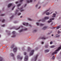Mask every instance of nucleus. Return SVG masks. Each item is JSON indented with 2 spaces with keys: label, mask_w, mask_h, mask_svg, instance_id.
Wrapping results in <instances>:
<instances>
[{
  "label": "nucleus",
  "mask_w": 61,
  "mask_h": 61,
  "mask_svg": "<svg viewBox=\"0 0 61 61\" xmlns=\"http://www.w3.org/2000/svg\"><path fill=\"white\" fill-rule=\"evenodd\" d=\"M49 11V10H47L45 11H44L43 13L42 14V15H44V14H45V13H46L48 11Z\"/></svg>",
  "instance_id": "obj_15"
},
{
  "label": "nucleus",
  "mask_w": 61,
  "mask_h": 61,
  "mask_svg": "<svg viewBox=\"0 0 61 61\" xmlns=\"http://www.w3.org/2000/svg\"><path fill=\"white\" fill-rule=\"evenodd\" d=\"M31 49H30V48L29 47H28V51H30V50Z\"/></svg>",
  "instance_id": "obj_21"
},
{
  "label": "nucleus",
  "mask_w": 61,
  "mask_h": 61,
  "mask_svg": "<svg viewBox=\"0 0 61 61\" xmlns=\"http://www.w3.org/2000/svg\"><path fill=\"white\" fill-rule=\"evenodd\" d=\"M25 30H27V28H25L24 29Z\"/></svg>",
  "instance_id": "obj_46"
},
{
  "label": "nucleus",
  "mask_w": 61,
  "mask_h": 61,
  "mask_svg": "<svg viewBox=\"0 0 61 61\" xmlns=\"http://www.w3.org/2000/svg\"><path fill=\"white\" fill-rule=\"evenodd\" d=\"M24 31V30L23 29L21 30L20 31H19V32H22V31Z\"/></svg>",
  "instance_id": "obj_27"
},
{
  "label": "nucleus",
  "mask_w": 61,
  "mask_h": 61,
  "mask_svg": "<svg viewBox=\"0 0 61 61\" xmlns=\"http://www.w3.org/2000/svg\"><path fill=\"white\" fill-rule=\"evenodd\" d=\"M56 14V13H54L53 15V16H52V17H55Z\"/></svg>",
  "instance_id": "obj_17"
},
{
  "label": "nucleus",
  "mask_w": 61,
  "mask_h": 61,
  "mask_svg": "<svg viewBox=\"0 0 61 61\" xmlns=\"http://www.w3.org/2000/svg\"><path fill=\"white\" fill-rule=\"evenodd\" d=\"M34 50H31V52L30 54V56H31V55H33V53H34Z\"/></svg>",
  "instance_id": "obj_8"
},
{
  "label": "nucleus",
  "mask_w": 61,
  "mask_h": 61,
  "mask_svg": "<svg viewBox=\"0 0 61 61\" xmlns=\"http://www.w3.org/2000/svg\"><path fill=\"white\" fill-rule=\"evenodd\" d=\"M0 15L1 16H4V15H5V14H1Z\"/></svg>",
  "instance_id": "obj_38"
},
{
  "label": "nucleus",
  "mask_w": 61,
  "mask_h": 61,
  "mask_svg": "<svg viewBox=\"0 0 61 61\" xmlns=\"http://www.w3.org/2000/svg\"><path fill=\"white\" fill-rule=\"evenodd\" d=\"M52 20H54V18H52L50 19V20L48 21V23H50V22H52Z\"/></svg>",
  "instance_id": "obj_10"
},
{
  "label": "nucleus",
  "mask_w": 61,
  "mask_h": 61,
  "mask_svg": "<svg viewBox=\"0 0 61 61\" xmlns=\"http://www.w3.org/2000/svg\"><path fill=\"white\" fill-rule=\"evenodd\" d=\"M38 49V47H37L36 48L35 50H37Z\"/></svg>",
  "instance_id": "obj_36"
},
{
  "label": "nucleus",
  "mask_w": 61,
  "mask_h": 61,
  "mask_svg": "<svg viewBox=\"0 0 61 61\" xmlns=\"http://www.w3.org/2000/svg\"><path fill=\"white\" fill-rule=\"evenodd\" d=\"M24 55H26V53L25 52L24 53Z\"/></svg>",
  "instance_id": "obj_45"
},
{
  "label": "nucleus",
  "mask_w": 61,
  "mask_h": 61,
  "mask_svg": "<svg viewBox=\"0 0 61 61\" xmlns=\"http://www.w3.org/2000/svg\"><path fill=\"white\" fill-rule=\"evenodd\" d=\"M59 28H60V27L59 26H58L56 27V29H59Z\"/></svg>",
  "instance_id": "obj_37"
},
{
  "label": "nucleus",
  "mask_w": 61,
  "mask_h": 61,
  "mask_svg": "<svg viewBox=\"0 0 61 61\" xmlns=\"http://www.w3.org/2000/svg\"><path fill=\"white\" fill-rule=\"evenodd\" d=\"M41 39H46V38L44 37H41Z\"/></svg>",
  "instance_id": "obj_18"
},
{
  "label": "nucleus",
  "mask_w": 61,
  "mask_h": 61,
  "mask_svg": "<svg viewBox=\"0 0 61 61\" xmlns=\"http://www.w3.org/2000/svg\"><path fill=\"white\" fill-rule=\"evenodd\" d=\"M45 52H49V50H45Z\"/></svg>",
  "instance_id": "obj_26"
},
{
  "label": "nucleus",
  "mask_w": 61,
  "mask_h": 61,
  "mask_svg": "<svg viewBox=\"0 0 61 61\" xmlns=\"http://www.w3.org/2000/svg\"><path fill=\"white\" fill-rule=\"evenodd\" d=\"M23 0H20V3H22V2Z\"/></svg>",
  "instance_id": "obj_32"
},
{
  "label": "nucleus",
  "mask_w": 61,
  "mask_h": 61,
  "mask_svg": "<svg viewBox=\"0 0 61 61\" xmlns=\"http://www.w3.org/2000/svg\"><path fill=\"white\" fill-rule=\"evenodd\" d=\"M27 60H28V56H26L25 57V58L24 59V60L25 61H27Z\"/></svg>",
  "instance_id": "obj_11"
},
{
  "label": "nucleus",
  "mask_w": 61,
  "mask_h": 61,
  "mask_svg": "<svg viewBox=\"0 0 61 61\" xmlns=\"http://www.w3.org/2000/svg\"><path fill=\"white\" fill-rule=\"evenodd\" d=\"M53 28H55V27H53Z\"/></svg>",
  "instance_id": "obj_59"
},
{
  "label": "nucleus",
  "mask_w": 61,
  "mask_h": 61,
  "mask_svg": "<svg viewBox=\"0 0 61 61\" xmlns=\"http://www.w3.org/2000/svg\"><path fill=\"white\" fill-rule=\"evenodd\" d=\"M28 20H29V21H32V20L30 18H28Z\"/></svg>",
  "instance_id": "obj_31"
},
{
  "label": "nucleus",
  "mask_w": 61,
  "mask_h": 61,
  "mask_svg": "<svg viewBox=\"0 0 61 61\" xmlns=\"http://www.w3.org/2000/svg\"><path fill=\"white\" fill-rule=\"evenodd\" d=\"M0 61H5V60L2 57H0Z\"/></svg>",
  "instance_id": "obj_13"
},
{
  "label": "nucleus",
  "mask_w": 61,
  "mask_h": 61,
  "mask_svg": "<svg viewBox=\"0 0 61 61\" xmlns=\"http://www.w3.org/2000/svg\"><path fill=\"white\" fill-rule=\"evenodd\" d=\"M8 31V30H6V32H7Z\"/></svg>",
  "instance_id": "obj_56"
},
{
  "label": "nucleus",
  "mask_w": 61,
  "mask_h": 61,
  "mask_svg": "<svg viewBox=\"0 0 61 61\" xmlns=\"http://www.w3.org/2000/svg\"><path fill=\"white\" fill-rule=\"evenodd\" d=\"M20 27H22V26H21L20 27H19L18 28L16 29V30H18V29H19V28H20Z\"/></svg>",
  "instance_id": "obj_29"
},
{
  "label": "nucleus",
  "mask_w": 61,
  "mask_h": 61,
  "mask_svg": "<svg viewBox=\"0 0 61 61\" xmlns=\"http://www.w3.org/2000/svg\"><path fill=\"white\" fill-rule=\"evenodd\" d=\"M36 31H37V30H33V32H36Z\"/></svg>",
  "instance_id": "obj_35"
},
{
  "label": "nucleus",
  "mask_w": 61,
  "mask_h": 61,
  "mask_svg": "<svg viewBox=\"0 0 61 61\" xmlns=\"http://www.w3.org/2000/svg\"><path fill=\"white\" fill-rule=\"evenodd\" d=\"M51 36H54V35L53 34H52Z\"/></svg>",
  "instance_id": "obj_58"
},
{
  "label": "nucleus",
  "mask_w": 61,
  "mask_h": 61,
  "mask_svg": "<svg viewBox=\"0 0 61 61\" xmlns=\"http://www.w3.org/2000/svg\"><path fill=\"white\" fill-rule=\"evenodd\" d=\"M18 2H15V3L16 4H18Z\"/></svg>",
  "instance_id": "obj_50"
},
{
  "label": "nucleus",
  "mask_w": 61,
  "mask_h": 61,
  "mask_svg": "<svg viewBox=\"0 0 61 61\" xmlns=\"http://www.w3.org/2000/svg\"><path fill=\"white\" fill-rule=\"evenodd\" d=\"M59 19H60V17L59 18Z\"/></svg>",
  "instance_id": "obj_63"
},
{
  "label": "nucleus",
  "mask_w": 61,
  "mask_h": 61,
  "mask_svg": "<svg viewBox=\"0 0 61 61\" xmlns=\"http://www.w3.org/2000/svg\"><path fill=\"white\" fill-rule=\"evenodd\" d=\"M10 34V33H8V35H9Z\"/></svg>",
  "instance_id": "obj_55"
},
{
  "label": "nucleus",
  "mask_w": 61,
  "mask_h": 61,
  "mask_svg": "<svg viewBox=\"0 0 61 61\" xmlns=\"http://www.w3.org/2000/svg\"><path fill=\"white\" fill-rule=\"evenodd\" d=\"M53 22H52L51 24V25H53Z\"/></svg>",
  "instance_id": "obj_42"
},
{
  "label": "nucleus",
  "mask_w": 61,
  "mask_h": 61,
  "mask_svg": "<svg viewBox=\"0 0 61 61\" xmlns=\"http://www.w3.org/2000/svg\"><path fill=\"white\" fill-rule=\"evenodd\" d=\"M48 47V45H46L45 46V48H47Z\"/></svg>",
  "instance_id": "obj_22"
},
{
  "label": "nucleus",
  "mask_w": 61,
  "mask_h": 61,
  "mask_svg": "<svg viewBox=\"0 0 61 61\" xmlns=\"http://www.w3.org/2000/svg\"><path fill=\"white\" fill-rule=\"evenodd\" d=\"M13 29V28H12V29Z\"/></svg>",
  "instance_id": "obj_62"
},
{
  "label": "nucleus",
  "mask_w": 61,
  "mask_h": 61,
  "mask_svg": "<svg viewBox=\"0 0 61 61\" xmlns=\"http://www.w3.org/2000/svg\"><path fill=\"white\" fill-rule=\"evenodd\" d=\"M17 58L18 59H20V60H21V59H22L23 58V57H20V56H17Z\"/></svg>",
  "instance_id": "obj_9"
},
{
  "label": "nucleus",
  "mask_w": 61,
  "mask_h": 61,
  "mask_svg": "<svg viewBox=\"0 0 61 61\" xmlns=\"http://www.w3.org/2000/svg\"><path fill=\"white\" fill-rule=\"evenodd\" d=\"M55 56H53L52 57V59L53 60L55 59Z\"/></svg>",
  "instance_id": "obj_23"
},
{
  "label": "nucleus",
  "mask_w": 61,
  "mask_h": 61,
  "mask_svg": "<svg viewBox=\"0 0 61 61\" xmlns=\"http://www.w3.org/2000/svg\"><path fill=\"white\" fill-rule=\"evenodd\" d=\"M55 13H56V12H55Z\"/></svg>",
  "instance_id": "obj_61"
},
{
  "label": "nucleus",
  "mask_w": 61,
  "mask_h": 61,
  "mask_svg": "<svg viewBox=\"0 0 61 61\" xmlns=\"http://www.w3.org/2000/svg\"><path fill=\"white\" fill-rule=\"evenodd\" d=\"M5 26V25L4 24L2 25V27H4Z\"/></svg>",
  "instance_id": "obj_41"
},
{
  "label": "nucleus",
  "mask_w": 61,
  "mask_h": 61,
  "mask_svg": "<svg viewBox=\"0 0 61 61\" xmlns=\"http://www.w3.org/2000/svg\"><path fill=\"white\" fill-rule=\"evenodd\" d=\"M11 5H12V4L10 3L9 4L8 6V7L9 8Z\"/></svg>",
  "instance_id": "obj_14"
},
{
  "label": "nucleus",
  "mask_w": 61,
  "mask_h": 61,
  "mask_svg": "<svg viewBox=\"0 0 61 61\" xmlns=\"http://www.w3.org/2000/svg\"><path fill=\"white\" fill-rule=\"evenodd\" d=\"M38 56V55H36V56H35L34 58V61H36V60H37V56Z\"/></svg>",
  "instance_id": "obj_6"
},
{
  "label": "nucleus",
  "mask_w": 61,
  "mask_h": 61,
  "mask_svg": "<svg viewBox=\"0 0 61 61\" xmlns=\"http://www.w3.org/2000/svg\"><path fill=\"white\" fill-rule=\"evenodd\" d=\"M50 33H48V35H50Z\"/></svg>",
  "instance_id": "obj_49"
},
{
  "label": "nucleus",
  "mask_w": 61,
  "mask_h": 61,
  "mask_svg": "<svg viewBox=\"0 0 61 61\" xmlns=\"http://www.w3.org/2000/svg\"><path fill=\"white\" fill-rule=\"evenodd\" d=\"M14 47V45H13L11 46V48H13V47Z\"/></svg>",
  "instance_id": "obj_30"
},
{
  "label": "nucleus",
  "mask_w": 61,
  "mask_h": 61,
  "mask_svg": "<svg viewBox=\"0 0 61 61\" xmlns=\"http://www.w3.org/2000/svg\"><path fill=\"white\" fill-rule=\"evenodd\" d=\"M60 36V35H58V34H56V37H59V36Z\"/></svg>",
  "instance_id": "obj_19"
},
{
  "label": "nucleus",
  "mask_w": 61,
  "mask_h": 61,
  "mask_svg": "<svg viewBox=\"0 0 61 61\" xmlns=\"http://www.w3.org/2000/svg\"><path fill=\"white\" fill-rule=\"evenodd\" d=\"M37 6H38V5H36V7H37Z\"/></svg>",
  "instance_id": "obj_47"
},
{
  "label": "nucleus",
  "mask_w": 61,
  "mask_h": 61,
  "mask_svg": "<svg viewBox=\"0 0 61 61\" xmlns=\"http://www.w3.org/2000/svg\"><path fill=\"white\" fill-rule=\"evenodd\" d=\"M23 25H26V26H28L29 25L30 26V27H32V25H31L30 24L28 25V24L27 23H23Z\"/></svg>",
  "instance_id": "obj_4"
},
{
  "label": "nucleus",
  "mask_w": 61,
  "mask_h": 61,
  "mask_svg": "<svg viewBox=\"0 0 61 61\" xmlns=\"http://www.w3.org/2000/svg\"><path fill=\"white\" fill-rule=\"evenodd\" d=\"M26 4H25V5H24V7H25L26 6Z\"/></svg>",
  "instance_id": "obj_51"
},
{
  "label": "nucleus",
  "mask_w": 61,
  "mask_h": 61,
  "mask_svg": "<svg viewBox=\"0 0 61 61\" xmlns=\"http://www.w3.org/2000/svg\"><path fill=\"white\" fill-rule=\"evenodd\" d=\"M41 8V7L40 6L38 8V9H40V8Z\"/></svg>",
  "instance_id": "obj_52"
},
{
  "label": "nucleus",
  "mask_w": 61,
  "mask_h": 61,
  "mask_svg": "<svg viewBox=\"0 0 61 61\" xmlns=\"http://www.w3.org/2000/svg\"><path fill=\"white\" fill-rule=\"evenodd\" d=\"M22 16H20V18H22Z\"/></svg>",
  "instance_id": "obj_57"
},
{
  "label": "nucleus",
  "mask_w": 61,
  "mask_h": 61,
  "mask_svg": "<svg viewBox=\"0 0 61 61\" xmlns=\"http://www.w3.org/2000/svg\"><path fill=\"white\" fill-rule=\"evenodd\" d=\"M22 49H23V50H24V48L23 47L22 48Z\"/></svg>",
  "instance_id": "obj_54"
},
{
  "label": "nucleus",
  "mask_w": 61,
  "mask_h": 61,
  "mask_svg": "<svg viewBox=\"0 0 61 61\" xmlns=\"http://www.w3.org/2000/svg\"><path fill=\"white\" fill-rule=\"evenodd\" d=\"M21 13H19L18 14V15H21Z\"/></svg>",
  "instance_id": "obj_44"
},
{
  "label": "nucleus",
  "mask_w": 61,
  "mask_h": 61,
  "mask_svg": "<svg viewBox=\"0 0 61 61\" xmlns=\"http://www.w3.org/2000/svg\"><path fill=\"white\" fill-rule=\"evenodd\" d=\"M5 20L4 19H3L2 20V23H4V22H5Z\"/></svg>",
  "instance_id": "obj_33"
},
{
  "label": "nucleus",
  "mask_w": 61,
  "mask_h": 61,
  "mask_svg": "<svg viewBox=\"0 0 61 61\" xmlns=\"http://www.w3.org/2000/svg\"><path fill=\"white\" fill-rule=\"evenodd\" d=\"M50 44H52V43H53V42H52V41H51L50 42Z\"/></svg>",
  "instance_id": "obj_39"
},
{
  "label": "nucleus",
  "mask_w": 61,
  "mask_h": 61,
  "mask_svg": "<svg viewBox=\"0 0 61 61\" xmlns=\"http://www.w3.org/2000/svg\"><path fill=\"white\" fill-rule=\"evenodd\" d=\"M33 1V0H30V1L28 0H27V2L28 3H32Z\"/></svg>",
  "instance_id": "obj_12"
},
{
  "label": "nucleus",
  "mask_w": 61,
  "mask_h": 61,
  "mask_svg": "<svg viewBox=\"0 0 61 61\" xmlns=\"http://www.w3.org/2000/svg\"><path fill=\"white\" fill-rule=\"evenodd\" d=\"M49 12H48L46 14V15H49Z\"/></svg>",
  "instance_id": "obj_34"
},
{
  "label": "nucleus",
  "mask_w": 61,
  "mask_h": 61,
  "mask_svg": "<svg viewBox=\"0 0 61 61\" xmlns=\"http://www.w3.org/2000/svg\"><path fill=\"white\" fill-rule=\"evenodd\" d=\"M13 16H12L10 17V19H12L13 18Z\"/></svg>",
  "instance_id": "obj_43"
},
{
  "label": "nucleus",
  "mask_w": 61,
  "mask_h": 61,
  "mask_svg": "<svg viewBox=\"0 0 61 61\" xmlns=\"http://www.w3.org/2000/svg\"><path fill=\"white\" fill-rule=\"evenodd\" d=\"M61 32L60 31H59L58 32V34H60V33H61Z\"/></svg>",
  "instance_id": "obj_40"
},
{
  "label": "nucleus",
  "mask_w": 61,
  "mask_h": 61,
  "mask_svg": "<svg viewBox=\"0 0 61 61\" xmlns=\"http://www.w3.org/2000/svg\"><path fill=\"white\" fill-rule=\"evenodd\" d=\"M0 37H1V35H0Z\"/></svg>",
  "instance_id": "obj_60"
},
{
  "label": "nucleus",
  "mask_w": 61,
  "mask_h": 61,
  "mask_svg": "<svg viewBox=\"0 0 61 61\" xmlns=\"http://www.w3.org/2000/svg\"><path fill=\"white\" fill-rule=\"evenodd\" d=\"M36 0H35V1H36Z\"/></svg>",
  "instance_id": "obj_64"
},
{
  "label": "nucleus",
  "mask_w": 61,
  "mask_h": 61,
  "mask_svg": "<svg viewBox=\"0 0 61 61\" xmlns=\"http://www.w3.org/2000/svg\"><path fill=\"white\" fill-rule=\"evenodd\" d=\"M13 35L11 36L12 37H15L16 36L15 32L13 31L12 32Z\"/></svg>",
  "instance_id": "obj_3"
},
{
  "label": "nucleus",
  "mask_w": 61,
  "mask_h": 61,
  "mask_svg": "<svg viewBox=\"0 0 61 61\" xmlns=\"http://www.w3.org/2000/svg\"><path fill=\"white\" fill-rule=\"evenodd\" d=\"M15 5L12 8V10H14V8H15Z\"/></svg>",
  "instance_id": "obj_28"
},
{
  "label": "nucleus",
  "mask_w": 61,
  "mask_h": 61,
  "mask_svg": "<svg viewBox=\"0 0 61 61\" xmlns=\"http://www.w3.org/2000/svg\"><path fill=\"white\" fill-rule=\"evenodd\" d=\"M17 51V48L15 47L13 49V51L15 53Z\"/></svg>",
  "instance_id": "obj_7"
},
{
  "label": "nucleus",
  "mask_w": 61,
  "mask_h": 61,
  "mask_svg": "<svg viewBox=\"0 0 61 61\" xmlns=\"http://www.w3.org/2000/svg\"><path fill=\"white\" fill-rule=\"evenodd\" d=\"M19 10H20L21 12H23V11H24V10L23 9V7H21L20 9L19 8H18L17 10H16V11L15 12V14H17V12H18V11H19Z\"/></svg>",
  "instance_id": "obj_1"
},
{
  "label": "nucleus",
  "mask_w": 61,
  "mask_h": 61,
  "mask_svg": "<svg viewBox=\"0 0 61 61\" xmlns=\"http://www.w3.org/2000/svg\"><path fill=\"white\" fill-rule=\"evenodd\" d=\"M49 19V17H45L44 18V19H42V20H39V22H40V21H43V22H44L45 21V20H47Z\"/></svg>",
  "instance_id": "obj_2"
},
{
  "label": "nucleus",
  "mask_w": 61,
  "mask_h": 61,
  "mask_svg": "<svg viewBox=\"0 0 61 61\" xmlns=\"http://www.w3.org/2000/svg\"><path fill=\"white\" fill-rule=\"evenodd\" d=\"M47 28V27H46V26H45L42 28V29L43 30H46Z\"/></svg>",
  "instance_id": "obj_16"
},
{
  "label": "nucleus",
  "mask_w": 61,
  "mask_h": 61,
  "mask_svg": "<svg viewBox=\"0 0 61 61\" xmlns=\"http://www.w3.org/2000/svg\"><path fill=\"white\" fill-rule=\"evenodd\" d=\"M10 55L11 56H14V55L12 53H10Z\"/></svg>",
  "instance_id": "obj_20"
},
{
  "label": "nucleus",
  "mask_w": 61,
  "mask_h": 61,
  "mask_svg": "<svg viewBox=\"0 0 61 61\" xmlns=\"http://www.w3.org/2000/svg\"><path fill=\"white\" fill-rule=\"evenodd\" d=\"M55 47V46H51L50 47V48H54V47Z\"/></svg>",
  "instance_id": "obj_25"
},
{
  "label": "nucleus",
  "mask_w": 61,
  "mask_h": 61,
  "mask_svg": "<svg viewBox=\"0 0 61 61\" xmlns=\"http://www.w3.org/2000/svg\"><path fill=\"white\" fill-rule=\"evenodd\" d=\"M36 24L37 25H40V26H43L44 25V24L42 23H40L39 24V23L38 22L36 23Z\"/></svg>",
  "instance_id": "obj_5"
},
{
  "label": "nucleus",
  "mask_w": 61,
  "mask_h": 61,
  "mask_svg": "<svg viewBox=\"0 0 61 61\" xmlns=\"http://www.w3.org/2000/svg\"><path fill=\"white\" fill-rule=\"evenodd\" d=\"M14 23H15V24H16V22L15 21V22H14Z\"/></svg>",
  "instance_id": "obj_53"
},
{
  "label": "nucleus",
  "mask_w": 61,
  "mask_h": 61,
  "mask_svg": "<svg viewBox=\"0 0 61 61\" xmlns=\"http://www.w3.org/2000/svg\"><path fill=\"white\" fill-rule=\"evenodd\" d=\"M21 4H19L17 5V6L18 7L19 6H20L21 5Z\"/></svg>",
  "instance_id": "obj_24"
},
{
  "label": "nucleus",
  "mask_w": 61,
  "mask_h": 61,
  "mask_svg": "<svg viewBox=\"0 0 61 61\" xmlns=\"http://www.w3.org/2000/svg\"><path fill=\"white\" fill-rule=\"evenodd\" d=\"M44 42H41V44H44Z\"/></svg>",
  "instance_id": "obj_48"
}]
</instances>
